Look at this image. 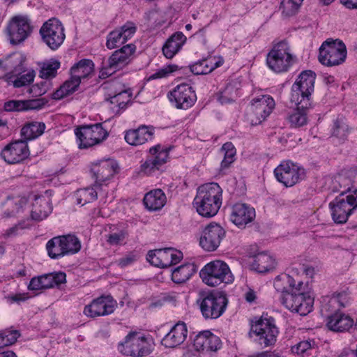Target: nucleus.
<instances>
[{"label": "nucleus", "instance_id": "obj_26", "mask_svg": "<svg viewBox=\"0 0 357 357\" xmlns=\"http://www.w3.org/2000/svg\"><path fill=\"white\" fill-rule=\"evenodd\" d=\"M353 319L348 315L335 311L328 316L327 327L329 330L335 332H343L349 330L353 325Z\"/></svg>", "mask_w": 357, "mask_h": 357}, {"label": "nucleus", "instance_id": "obj_59", "mask_svg": "<svg viewBox=\"0 0 357 357\" xmlns=\"http://www.w3.org/2000/svg\"><path fill=\"white\" fill-rule=\"evenodd\" d=\"M120 32H121V35L125 43L127 42L128 39H130L136 32L137 28L135 24L132 22H127L124 25H123L120 29H119Z\"/></svg>", "mask_w": 357, "mask_h": 357}, {"label": "nucleus", "instance_id": "obj_54", "mask_svg": "<svg viewBox=\"0 0 357 357\" xmlns=\"http://www.w3.org/2000/svg\"><path fill=\"white\" fill-rule=\"evenodd\" d=\"M178 70L176 65H167L162 68L158 69L155 73L152 74L149 79H161L168 77L172 73Z\"/></svg>", "mask_w": 357, "mask_h": 357}, {"label": "nucleus", "instance_id": "obj_6", "mask_svg": "<svg viewBox=\"0 0 357 357\" xmlns=\"http://www.w3.org/2000/svg\"><path fill=\"white\" fill-rule=\"evenodd\" d=\"M202 281L211 287L221 283L229 284L234 281L229 266L223 261L215 260L206 264L199 272Z\"/></svg>", "mask_w": 357, "mask_h": 357}, {"label": "nucleus", "instance_id": "obj_40", "mask_svg": "<svg viewBox=\"0 0 357 357\" xmlns=\"http://www.w3.org/2000/svg\"><path fill=\"white\" fill-rule=\"evenodd\" d=\"M23 68L24 67L22 65V62L21 61L20 65L17 67H16L13 72L14 74H17L20 75L13 81V86L15 88H20L22 86L29 85L34 79L35 72L33 70H30L27 72L26 74L20 75L21 71L23 70Z\"/></svg>", "mask_w": 357, "mask_h": 357}, {"label": "nucleus", "instance_id": "obj_20", "mask_svg": "<svg viewBox=\"0 0 357 357\" xmlns=\"http://www.w3.org/2000/svg\"><path fill=\"white\" fill-rule=\"evenodd\" d=\"M66 275L63 272L51 273L33 278L28 286L31 291L52 288L65 283Z\"/></svg>", "mask_w": 357, "mask_h": 357}, {"label": "nucleus", "instance_id": "obj_22", "mask_svg": "<svg viewBox=\"0 0 357 357\" xmlns=\"http://www.w3.org/2000/svg\"><path fill=\"white\" fill-rule=\"evenodd\" d=\"M136 47L128 44L114 51L107 59L109 67L119 70L126 66L133 59Z\"/></svg>", "mask_w": 357, "mask_h": 357}, {"label": "nucleus", "instance_id": "obj_21", "mask_svg": "<svg viewBox=\"0 0 357 357\" xmlns=\"http://www.w3.org/2000/svg\"><path fill=\"white\" fill-rule=\"evenodd\" d=\"M220 339L209 331L200 332L194 339L193 346L198 351H216L220 349Z\"/></svg>", "mask_w": 357, "mask_h": 357}, {"label": "nucleus", "instance_id": "obj_50", "mask_svg": "<svg viewBox=\"0 0 357 357\" xmlns=\"http://www.w3.org/2000/svg\"><path fill=\"white\" fill-rule=\"evenodd\" d=\"M60 62L55 59H52L44 63L40 71V76L45 79L54 77L57 74V70L60 68Z\"/></svg>", "mask_w": 357, "mask_h": 357}, {"label": "nucleus", "instance_id": "obj_49", "mask_svg": "<svg viewBox=\"0 0 357 357\" xmlns=\"http://www.w3.org/2000/svg\"><path fill=\"white\" fill-rule=\"evenodd\" d=\"M20 335V333L17 330L5 329L0 331V348L13 344Z\"/></svg>", "mask_w": 357, "mask_h": 357}, {"label": "nucleus", "instance_id": "obj_52", "mask_svg": "<svg viewBox=\"0 0 357 357\" xmlns=\"http://www.w3.org/2000/svg\"><path fill=\"white\" fill-rule=\"evenodd\" d=\"M26 204V199L18 198L16 199H8L6 205L8 208L7 216L10 217L18 213Z\"/></svg>", "mask_w": 357, "mask_h": 357}, {"label": "nucleus", "instance_id": "obj_55", "mask_svg": "<svg viewBox=\"0 0 357 357\" xmlns=\"http://www.w3.org/2000/svg\"><path fill=\"white\" fill-rule=\"evenodd\" d=\"M3 109L6 112H22L25 111L24 100H12L4 103Z\"/></svg>", "mask_w": 357, "mask_h": 357}, {"label": "nucleus", "instance_id": "obj_17", "mask_svg": "<svg viewBox=\"0 0 357 357\" xmlns=\"http://www.w3.org/2000/svg\"><path fill=\"white\" fill-rule=\"evenodd\" d=\"M225 236V229L218 224H208L203 230L199 239L200 246L207 252L217 250Z\"/></svg>", "mask_w": 357, "mask_h": 357}, {"label": "nucleus", "instance_id": "obj_41", "mask_svg": "<svg viewBox=\"0 0 357 357\" xmlns=\"http://www.w3.org/2000/svg\"><path fill=\"white\" fill-rule=\"evenodd\" d=\"M46 249L48 255L52 259H59L65 256L61 236L54 237L48 241Z\"/></svg>", "mask_w": 357, "mask_h": 357}, {"label": "nucleus", "instance_id": "obj_2", "mask_svg": "<svg viewBox=\"0 0 357 357\" xmlns=\"http://www.w3.org/2000/svg\"><path fill=\"white\" fill-rule=\"evenodd\" d=\"M222 200V190L216 183H210L199 187L194 199L197 213L203 217L211 218L218 212Z\"/></svg>", "mask_w": 357, "mask_h": 357}, {"label": "nucleus", "instance_id": "obj_28", "mask_svg": "<svg viewBox=\"0 0 357 357\" xmlns=\"http://www.w3.org/2000/svg\"><path fill=\"white\" fill-rule=\"evenodd\" d=\"M153 135V132L149 127L142 126L136 130L127 131L125 139L130 145L138 146L151 139Z\"/></svg>", "mask_w": 357, "mask_h": 357}, {"label": "nucleus", "instance_id": "obj_36", "mask_svg": "<svg viewBox=\"0 0 357 357\" xmlns=\"http://www.w3.org/2000/svg\"><path fill=\"white\" fill-rule=\"evenodd\" d=\"M106 87L110 91H113L118 99L119 108L125 109L127 104L130 101L132 93L129 90L122 89L121 84L119 82L108 83Z\"/></svg>", "mask_w": 357, "mask_h": 357}, {"label": "nucleus", "instance_id": "obj_7", "mask_svg": "<svg viewBox=\"0 0 357 357\" xmlns=\"http://www.w3.org/2000/svg\"><path fill=\"white\" fill-rule=\"evenodd\" d=\"M347 48L340 40H327L319 48V61L326 66L342 64L347 57Z\"/></svg>", "mask_w": 357, "mask_h": 357}, {"label": "nucleus", "instance_id": "obj_27", "mask_svg": "<svg viewBox=\"0 0 357 357\" xmlns=\"http://www.w3.org/2000/svg\"><path fill=\"white\" fill-rule=\"evenodd\" d=\"M52 207L50 199L36 196L32 204L31 217L36 221H42L52 212Z\"/></svg>", "mask_w": 357, "mask_h": 357}, {"label": "nucleus", "instance_id": "obj_34", "mask_svg": "<svg viewBox=\"0 0 357 357\" xmlns=\"http://www.w3.org/2000/svg\"><path fill=\"white\" fill-rule=\"evenodd\" d=\"M197 271L194 264L187 263L176 268L172 273V280L177 284L183 283Z\"/></svg>", "mask_w": 357, "mask_h": 357}, {"label": "nucleus", "instance_id": "obj_14", "mask_svg": "<svg viewBox=\"0 0 357 357\" xmlns=\"http://www.w3.org/2000/svg\"><path fill=\"white\" fill-rule=\"evenodd\" d=\"M10 43L17 45L24 41L32 33L31 21L26 16L17 15L12 17L8 27Z\"/></svg>", "mask_w": 357, "mask_h": 357}, {"label": "nucleus", "instance_id": "obj_18", "mask_svg": "<svg viewBox=\"0 0 357 357\" xmlns=\"http://www.w3.org/2000/svg\"><path fill=\"white\" fill-rule=\"evenodd\" d=\"M1 155L8 164H16L22 162L29 155L27 142L25 140L11 142L3 148Z\"/></svg>", "mask_w": 357, "mask_h": 357}, {"label": "nucleus", "instance_id": "obj_38", "mask_svg": "<svg viewBox=\"0 0 357 357\" xmlns=\"http://www.w3.org/2000/svg\"><path fill=\"white\" fill-rule=\"evenodd\" d=\"M222 61L213 63L211 60L204 59L190 66V72L195 75H206L221 66Z\"/></svg>", "mask_w": 357, "mask_h": 357}, {"label": "nucleus", "instance_id": "obj_58", "mask_svg": "<svg viewBox=\"0 0 357 357\" xmlns=\"http://www.w3.org/2000/svg\"><path fill=\"white\" fill-rule=\"evenodd\" d=\"M139 258L138 254L135 251L130 252L125 256L120 258L117 261V264L121 268H125L129 265L132 264Z\"/></svg>", "mask_w": 357, "mask_h": 357}, {"label": "nucleus", "instance_id": "obj_53", "mask_svg": "<svg viewBox=\"0 0 357 357\" xmlns=\"http://www.w3.org/2000/svg\"><path fill=\"white\" fill-rule=\"evenodd\" d=\"M125 43L121 35V32L119 29L110 32L107 38L106 45L107 48L112 50L119 47Z\"/></svg>", "mask_w": 357, "mask_h": 357}, {"label": "nucleus", "instance_id": "obj_8", "mask_svg": "<svg viewBox=\"0 0 357 357\" xmlns=\"http://www.w3.org/2000/svg\"><path fill=\"white\" fill-rule=\"evenodd\" d=\"M293 56L290 48L285 40H282L273 45L268 53L266 63L270 69L275 73L287 71L291 66Z\"/></svg>", "mask_w": 357, "mask_h": 357}, {"label": "nucleus", "instance_id": "obj_24", "mask_svg": "<svg viewBox=\"0 0 357 357\" xmlns=\"http://www.w3.org/2000/svg\"><path fill=\"white\" fill-rule=\"evenodd\" d=\"M255 218L254 208L244 203H236L232 206L231 220L236 225L244 226Z\"/></svg>", "mask_w": 357, "mask_h": 357}, {"label": "nucleus", "instance_id": "obj_39", "mask_svg": "<svg viewBox=\"0 0 357 357\" xmlns=\"http://www.w3.org/2000/svg\"><path fill=\"white\" fill-rule=\"evenodd\" d=\"M61 238L65 255H74L80 250V241L75 235H63Z\"/></svg>", "mask_w": 357, "mask_h": 357}, {"label": "nucleus", "instance_id": "obj_4", "mask_svg": "<svg viewBox=\"0 0 357 357\" xmlns=\"http://www.w3.org/2000/svg\"><path fill=\"white\" fill-rule=\"evenodd\" d=\"M316 74L312 70L302 72L292 86L291 101L302 108L311 105L310 96L314 91Z\"/></svg>", "mask_w": 357, "mask_h": 357}, {"label": "nucleus", "instance_id": "obj_32", "mask_svg": "<svg viewBox=\"0 0 357 357\" xmlns=\"http://www.w3.org/2000/svg\"><path fill=\"white\" fill-rule=\"evenodd\" d=\"M94 71V63L91 59H83L70 68V75L80 79L89 77Z\"/></svg>", "mask_w": 357, "mask_h": 357}, {"label": "nucleus", "instance_id": "obj_23", "mask_svg": "<svg viewBox=\"0 0 357 357\" xmlns=\"http://www.w3.org/2000/svg\"><path fill=\"white\" fill-rule=\"evenodd\" d=\"M187 335L188 329L186 324L183 321H178L162 338L161 343L167 348H175L184 342Z\"/></svg>", "mask_w": 357, "mask_h": 357}, {"label": "nucleus", "instance_id": "obj_11", "mask_svg": "<svg viewBox=\"0 0 357 357\" xmlns=\"http://www.w3.org/2000/svg\"><path fill=\"white\" fill-rule=\"evenodd\" d=\"M39 33L43 41L53 50L58 49L66 38L62 23L54 17L46 21L40 27Z\"/></svg>", "mask_w": 357, "mask_h": 357}, {"label": "nucleus", "instance_id": "obj_13", "mask_svg": "<svg viewBox=\"0 0 357 357\" xmlns=\"http://www.w3.org/2000/svg\"><path fill=\"white\" fill-rule=\"evenodd\" d=\"M118 349L126 356L142 357L150 354L147 339L137 332H130L124 342L119 344Z\"/></svg>", "mask_w": 357, "mask_h": 357}, {"label": "nucleus", "instance_id": "obj_10", "mask_svg": "<svg viewBox=\"0 0 357 357\" xmlns=\"http://www.w3.org/2000/svg\"><path fill=\"white\" fill-rule=\"evenodd\" d=\"M75 134L79 141V149H87L99 144L108 135L101 123L82 126L75 130Z\"/></svg>", "mask_w": 357, "mask_h": 357}, {"label": "nucleus", "instance_id": "obj_61", "mask_svg": "<svg viewBox=\"0 0 357 357\" xmlns=\"http://www.w3.org/2000/svg\"><path fill=\"white\" fill-rule=\"evenodd\" d=\"M159 169V167L150 158L149 156L141 165V172L146 175H151Z\"/></svg>", "mask_w": 357, "mask_h": 357}, {"label": "nucleus", "instance_id": "obj_51", "mask_svg": "<svg viewBox=\"0 0 357 357\" xmlns=\"http://www.w3.org/2000/svg\"><path fill=\"white\" fill-rule=\"evenodd\" d=\"M316 343L314 340H306L301 341L298 344L291 347V352L298 355L304 356L305 354H310V351L314 349Z\"/></svg>", "mask_w": 357, "mask_h": 357}, {"label": "nucleus", "instance_id": "obj_3", "mask_svg": "<svg viewBox=\"0 0 357 357\" xmlns=\"http://www.w3.org/2000/svg\"><path fill=\"white\" fill-rule=\"evenodd\" d=\"M333 220L337 224L345 223L353 211L357 208V189L348 187L341 191L329 204Z\"/></svg>", "mask_w": 357, "mask_h": 357}, {"label": "nucleus", "instance_id": "obj_19", "mask_svg": "<svg viewBox=\"0 0 357 357\" xmlns=\"http://www.w3.org/2000/svg\"><path fill=\"white\" fill-rule=\"evenodd\" d=\"M115 306V302L112 297L102 296L86 305L84 307V313L91 318L106 316L114 311Z\"/></svg>", "mask_w": 357, "mask_h": 357}, {"label": "nucleus", "instance_id": "obj_64", "mask_svg": "<svg viewBox=\"0 0 357 357\" xmlns=\"http://www.w3.org/2000/svg\"><path fill=\"white\" fill-rule=\"evenodd\" d=\"M169 267L172 265L178 263L183 258V253L178 250L172 248V252L169 253Z\"/></svg>", "mask_w": 357, "mask_h": 357}, {"label": "nucleus", "instance_id": "obj_60", "mask_svg": "<svg viewBox=\"0 0 357 357\" xmlns=\"http://www.w3.org/2000/svg\"><path fill=\"white\" fill-rule=\"evenodd\" d=\"M47 100H46L45 98L25 100V111L32 109H40L43 108L47 103Z\"/></svg>", "mask_w": 357, "mask_h": 357}, {"label": "nucleus", "instance_id": "obj_62", "mask_svg": "<svg viewBox=\"0 0 357 357\" xmlns=\"http://www.w3.org/2000/svg\"><path fill=\"white\" fill-rule=\"evenodd\" d=\"M108 96L109 98L106 99V101L109 105L110 109L113 111L114 113H119L121 109L119 108L118 99L115 96L113 91L109 90Z\"/></svg>", "mask_w": 357, "mask_h": 357}, {"label": "nucleus", "instance_id": "obj_42", "mask_svg": "<svg viewBox=\"0 0 357 357\" xmlns=\"http://www.w3.org/2000/svg\"><path fill=\"white\" fill-rule=\"evenodd\" d=\"M350 302L349 295L346 292L337 294L336 296L331 298L328 303L322 305V311L331 312V307H335L336 305L340 307H344L349 305Z\"/></svg>", "mask_w": 357, "mask_h": 357}, {"label": "nucleus", "instance_id": "obj_47", "mask_svg": "<svg viewBox=\"0 0 357 357\" xmlns=\"http://www.w3.org/2000/svg\"><path fill=\"white\" fill-rule=\"evenodd\" d=\"M224 153V158L221 162V169L228 168L235 160L236 149L231 142L224 144L221 149Z\"/></svg>", "mask_w": 357, "mask_h": 357}, {"label": "nucleus", "instance_id": "obj_15", "mask_svg": "<svg viewBox=\"0 0 357 357\" xmlns=\"http://www.w3.org/2000/svg\"><path fill=\"white\" fill-rule=\"evenodd\" d=\"M275 107L273 98L268 95H262L252 99L251 102V112L249 119L252 126H256L264 121L272 112Z\"/></svg>", "mask_w": 357, "mask_h": 357}, {"label": "nucleus", "instance_id": "obj_63", "mask_svg": "<svg viewBox=\"0 0 357 357\" xmlns=\"http://www.w3.org/2000/svg\"><path fill=\"white\" fill-rule=\"evenodd\" d=\"M116 71H117L116 69L109 67V63L107 61L106 63H104V66L101 68L99 73V77L100 79H106L113 75Z\"/></svg>", "mask_w": 357, "mask_h": 357}, {"label": "nucleus", "instance_id": "obj_31", "mask_svg": "<svg viewBox=\"0 0 357 357\" xmlns=\"http://www.w3.org/2000/svg\"><path fill=\"white\" fill-rule=\"evenodd\" d=\"M146 208L150 211L160 210L166 202V196L160 189L151 190L146 193L143 199Z\"/></svg>", "mask_w": 357, "mask_h": 357}, {"label": "nucleus", "instance_id": "obj_1", "mask_svg": "<svg viewBox=\"0 0 357 357\" xmlns=\"http://www.w3.org/2000/svg\"><path fill=\"white\" fill-rule=\"evenodd\" d=\"M273 285L280 293L281 303L288 310L301 316H305L312 310L314 299L307 291L306 284L301 281L296 284L291 276L282 274L275 278Z\"/></svg>", "mask_w": 357, "mask_h": 357}, {"label": "nucleus", "instance_id": "obj_9", "mask_svg": "<svg viewBox=\"0 0 357 357\" xmlns=\"http://www.w3.org/2000/svg\"><path fill=\"white\" fill-rule=\"evenodd\" d=\"M278 329L275 326V319L272 317L261 316L255 324H252L250 333L255 335L256 341L267 347L273 345L277 340Z\"/></svg>", "mask_w": 357, "mask_h": 357}, {"label": "nucleus", "instance_id": "obj_45", "mask_svg": "<svg viewBox=\"0 0 357 357\" xmlns=\"http://www.w3.org/2000/svg\"><path fill=\"white\" fill-rule=\"evenodd\" d=\"M98 198V193L93 188L79 189L76 192L77 204L84 206Z\"/></svg>", "mask_w": 357, "mask_h": 357}, {"label": "nucleus", "instance_id": "obj_30", "mask_svg": "<svg viewBox=\"0 0 357 357\" xmlns=\"http://www.w3.org/2000/svg\"><path fill=\"white\" fill-rule=\"evenodd\" d=\"M172 248L150 250L147 255V260L153 266L160 268L169 267V253Z\"/></svg>", "mask_w": 357, "mask_h": 357}, {"label": "nucleus", "instance_id": "obj_48", "mask_svg": "<svg viewBox=\"0 0 357 357\" xmlns=\"http://www.w3.org/2000/svg\"><path fill=\"white\" fill-rule=\"evenodd\" d=\"M303 0H282L280 9L286 17L294 15L299 10Z\"/></svg>", "mask_w": 357, "mask_h": 357}, {"label": "nucleus", "instance_id": "obj_5", "mask_svg": "<svg viewBox=\"0 0 357 357\" xmlns=\"http://www.w3.org/2000/svg\"><path fill=\"white\" fill-rule=\"evenodd\" d=\"M199 308L205 319H217L225 311L228 299L226 295L218 291L201 292L197 300Z\"/></svg>", "mask_w": 357, "mask_h": 357}, {"label": "nucleus", "instance_id": "obj_43", "mask_svg": "<svg viewBox=\"0 0 357 357\" xmlns=\"http://www.w3.org/2000/svg\"><path fill=\"white\" fill-rule=\"evenodd\" d=\"M296 109L294 110L288 116L289 122L291 126L295 128L303 126L307 123L306 109L307 108L299 107L298 105Z\"/></svg>", "mask_w": 357, "mask_h": 357}, {"label": "nucleus", "instance_id": "obj_35", "mask_svg": "<svg viewBox=\"0 0 357 357\" xmlns=\"http://www.w3.org/2000/svg\"><path fill=\"white\" fill-rule=\"evenodd\" d=\"M45 129V124L43 122L33 121L24 125L21 130L23 140H31L40 136Z\"/></svg>", "mask_w": 357, "mask_h": 357}, {"label": "nucleus", "instance_id": "obj_25", "mask_svg": "<svg viewBox=\"0 0 357 357\" xmlns=\"http://www.w3.org/2000/svg\"><path fill=\"white\" fill-rule=\"evenodd\" d=\"M118 165L116 162L112 160L101 161L96 165L91 171L96 177V184L100 185L102 182L110 179L116 172Z\"/></svg>", "mask_w": 357, "mask_h": 357}, {"label": "nucleus", "instance_id": "obj_44", "mask_svg": "<svg viewBox=\"0 0 357 357\" xmlns=\"http://www.w3.org/2000/svg\"><path fill=\"white\" fill-rule=\"evenodd\" d=\"M150 158L155 162L159 168L165 164L168 158L169 151L164 149L160 145L151 147L149 149Z\"/></svg>", "mask_w": 357, "mask_h": 357}, {"label": "nucleus", "instance_id": "obj_12", "mask_svg": "<svg viewBox=\"0 0 357 357\" xmlns=\"http://www.w3.org/2000/svg\"><path fill=\"white\" fill-rule=\"evenodd\" d=\"M276 179L286 187L298 183L305 176V169L291 160L282 161L274 170Z\"/></svg>", "mask_w": 357, "mask_h": 357}, {"label": "nucleus", "instance_id": "obj_16", "mask_svg": "<svg viewBox=\"0 0 357 357\" xmlns=\"http://www.w3.org/2000/svg\"><path fill=\"white\" fill-rule=\"evenodd\" d=\"M168 98L176 108L181 109L191 107L197 100V95L193 88L185 83L177 85L169 93Z\"/></svg>", "mask_w": 357, "mask_h": 357}, {"label": "nucleus", "instance_id": "obj_57", "mask_svg": "<svg viewBox=\"0 0 357 357\" xmlns=\"http://www.w3.org/2000/svg\"><path fill=\"white\" fill-rule=\"evenodd\" d=\"M50 85L51 84L49 81H42L40 83L32 85L30 89V92L33 93L35 96H40L47 92Z\"/></svg>", "mask_w": 357, "mask_h": 357}, {"label": "nucleus", "instance_id": "obj_37", "mask_svg": "<svg viewBox=\"0 0 357 357\" xmlns=\"http://www.w3.org/2000/svg\"><path fill=\"white\" fill-rule=\"evenodd\" d=\"M80 79L70 75L69 79L66 80L53 94L52 98L61 99L75 92L80 84Z\"/></svg>", "mask_w": 357, "mask_h": 357}, {"label": "nucleus", "instance_id": "obj_56", "mask_svg": "<svg viewBox=\"0 0 357 357\" xmlns=\"http://www.w3.org/2000/svg\"><path fill=\"white\" fill-rule=\"evenodd\" d=\"M128 236V233L125 230H120L117 232L109 234L107 236V242L112 245L121 244Z\"/></svg>", "mask_w": 357, "mask_h": 357}, {"label": "nucleus", "instance_id": "obj_33", "mask_svg": "<svg viewBox=\"0 0 357 357\" xmlns=\"http://www.w3.org/2000/svg\"><path fill=\"white\" fill-rule=\"evenodd\" d=\"M252 268L258 273H266L275 268V260L266 253H259L255 256Z\"/></svg>", "mask_w": 357, "mask_h": 357}, {"label": "nucleus", "instance_id": "obj_29", "mask_svg": "<svg viewBox=\"0 0 357 357\" xmlns=\"http://www.w3.org/2000/svg\"><path fill=\"white\" fill-rule=\"evenodd\" d=\"M186 41V37L181 32L174 33L162 47L164 56L167 59H172L181 50Z\"/></svg>", "mask_w": 357, "mask_h": 357}, {"label": "nucleus", "instance_id": "obj_46", "mask_svg": "<svg viewBox=\"0 0 357 357\" xmlns=\"http://www.w3.org/2000/svg\"><path fill=\"white\" fill-rule=\"evenodd\" d=\"M349 133V126L343 118H337L332 128V135L340 140H345Z\"/></svg>", "mask_w": 357, "mask_h": 357}]
</instances>
